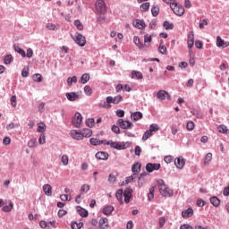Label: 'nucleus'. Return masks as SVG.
I'll return each mask as SVG.
<instances>
[{"label": "nucleus", "instance_id": "nucleus-1", "mask_svg": "<svg viewBox=\"0 0 229 229\" xmlns=\"http://www.w3.org/2000/svg\"><path fill=\"white\" fill-rule=\"evenodd\" d=\"M96 12L99 13L98 21L99 22H105V14L106 13V4L105 0H97L95 3Z\"/></svg>", "mask_w": 229, "mask_h": 229}, {"label": "nucleus", "instance_id": "nucleus-2", "mask_svg": "<svg viewBox=\"0 0 229 229\" xmlns=\"http://www.w3.org/2000/svg\"><path fill=\"white\" fill-rule=\"evenodd\" d=\"M157 185L161 196H163L164 198H173V190H171L169 187H167V185H165L164 180L157 181Z\"/></svg>", "mask_w": 229, "mask_h": 229}, {"label": "nucleus", "instance_id": "nucleus-3", "mask_svg": "<svg viewBox=\"0 0 229 229\" xmlns=\"http://www.w3.org/2000/svg\"><path fill=\"white\" fill-rule=\"evenodd\" d=\"M121 101H123V96L121 95H117L114 98L112 97H107L106 98V101L104 102V108H111V105L110 103H114V105H119V103H121Z\"/></svg>", "mask_w": 229, "mask_h": 229}, {"label": "nucleus", "instance_id": "nucleus-4", "mask_svg": "<svg viewBox=\"0 0 229 229\" xmlns=\"http://www.w3.org/2000/svg\"><path fill=\"white\" fill-rule=\"evenodd\" d=\"M170 8L173 10L174 13L179 17H182V15L185 13V8H183L182 5L179 4L178 3L173 2L170 4Z\"/></svg>", "mask_w": 229, "mask_h": 229}, {"label": "nucleus", "instance_id": "nucleus-5", "mask_svg": "<svg viewBox=\"0 0 229 229\" xmlns=\"http://www.w3.org/2000/svg\"><path fill=\"white\" fill-rule=\"evenodd\" d=\"M72 38L81 47H84L85 44H87V39L79 32H76L74 37L72 36Z\"/></svg>", "mask_w": 229, "mask_h": 229}, {"label": "nucleus", "instance_id": "nucleus-6", "mask_svg": "<svg viewBox=\"0 0 229 229\" xmlns=\"http://www.w3.org/2000/svg\"><path fill=\"white\" fill-rule=\"evenodd\" d=\"M83 121V117L81 116V114L76 113L74 117L72 120V123L75 128H80L81 126V123Z\"/></svg>", "mask_w": 229, "mask_h": 229}, {"label": "nucleus", "instance_id": "nucleus-7", "mask_svg": "<svg viewBox=\"0 0 229 229\" xmlns=\"http://www.w3.org/2000/svg\"><path fill=\"white\" fill-rule=\"evenodd\" d=\"M118 126L122 128V130H129L130 128H133V123L131 122L124 121L123 119H119L117 121Z\"/></svg>", "mask_w": 229, "mask_h": 229}, {"label": "nucleus", "instance_id": "nucleus-8", "mask_svg": "<svg viewBox=\"0 0 229 229\" xmlns=\"http://www.w3.org/2000/svg\"><path fill=\"white\" fill-rule=\"evenodd\" d=\"M157 99H160L161 101H164L165 99H168L169 101H171V95H169V92L161 89L157 93Z\"/></svg>", "mask_w": 229, "mask_h": 229}, {"label": "nucleus", "instance_id": "nucleus-9", "mask_svg": "<svg viewBox=\"0 0 229 229\" xmlns=\"http://www.w3.org/2000/svg\"><path fill=\"white\" fill-rule=\"evenodd\" d=\"M148 173H153V171H158L160 169V164L157 163H148L146 165Z\"/></svg>", "mask_w": 229, "mask_h": 229}, {"label": "nucleus", "instance_id": "nucleus-10", "mask_svg": "<svg viewBox=\"0 0 229 229\" xmlns=\"http://www.w3.org/2000/svg\"><path fill=\"white\" fill-rule=\"evenodd\" d=\"M174 165H176L177 169H183L185 166V159L183 157H179L174 160Z\"/></svg>", "mask_w": 229, "mask_h": 229}, {"label": "nucleus", "instance_id": "nucleus-11", "mask_svg": "<svg viewBox=\"0 0 229 229\" xmlns=\"http://www.w3.org/2000/svg\"><path fill=\"white\" fill-rule=\"evenodd\" d=\"M71 137L75 140H82L83 135L81 131H78L76 130H72L70 132Z\"/></svg>", "mask_w": 229, "mask_h": 229}, {"label": "nucleus", "instance_id": "nucleus-12", "mask_svg": "<svg viewBox=\"0 0 229 229\" xmlns=\"http://www.w3.org/2000/svg\"><path fill=\"white\" fill-rule=\"evenodd\" d=\"M131 194H133V190L131 188H127L123 192V198L125 203H130V199L131 198Z\"/></svg>", "mask_w": 229, "mask_h": 229}, {"label": "nucleus", "instance_id": "nucleus-13", "mask_svg": "<svg viewBox=\"0 0 229 229\" xmlns=\"http://www.w3.org/2000/svg\"><path fill=\"white\" fill-rule=\"evenodd\" d=\"M216 46L217 47H228L229 46V42L228 41H225L223 38H221V37L217 36L216 37Z\"/></svg>", "mask_w": 229, "mask_h": 229}, {"label": "nucleus", "instance_id": "nucleus-14", "mask_svg": "<svg viewBox=\"0 0 229 229\" xmlns=\"http://www.w3.org/2000/svg\"><path fill=\"white\" fill-rule=\"evenodd\" d=\"M105 144H106V146H111L114 149H123V145H121L117 141H114V140L105 141Z\"/></svg>", "mask_w": 229, "mask_h": 229}, {"label": "nucleus", "instance_id": "nucleus-15", "mask_svg": "<svg viewBox=\"0 0 229 229\" xmlns=\"http://www.w3.org/2000/svg\"><path fill=\"white\" fill-rule=\"evenodd\" d=\"M151 42H153V37L149 36L148 34H146L144 36V49H146V47H149V46H151Z\"/></svg>", "mask_w": 229, "mask_h": 229}, {"label": "nucleus", "instance_id": "nucleus-16", "mask_svg": "<svg viewBox=\"0 0 229 229\" xmlns=\"http://www.w3.org/2000/svg\"><path fill=\"white\" fill-rule=\"evenodd\" d=\"M133 27L138 28V30H144L146 28V22L143 20H136L133 21Z\"/></svg>", "mask_w": 229, "mask_h": 229}, {"label": "nucleus", "instance_id": "nucleus-17", "mask_svg": "<svg viewBox=\"0 0 229 229\" xmlns=\"http://www.w3.org/2000/svg\"><path fill=\"white\" fill-rule=\"evenodd\" d=\"M108 153L103 151L98 152L96 154V158H98V160H108Z\"/></svg>", "mask_w": 229, "mask_h": 229}, {"label": "nucleus", "instance_id": "nucleus-18", "mask_svg": "<svg viewBox=\"0 0 229 229\" xmlns=\"http://www.w3.org/2000/svg\"><path fill=\"white\" fill-rule=\"evenodd\" d=\"M43 191L46 196H53V188L49 184L43 185Z\"/></svg>", "mask_w": 229, "mask_h": 229}, {"label": "nucleus", "instance_id": "nucleus-19", "mask_svg": "<svg viewBox=\"0 0 229 229\" xmlns=\"http://www.w3.org/2000/svg\"><path fill=\"white\" fill-rule=\"evenodd\" d=\"M68 101H76L80 96L76 94L75 92H70L65 94Z\"/></svg>", "mask_w": 229, "mask_h": 229}, {"label": "nucleus", "instance_id": "nucleus-20", "mask_svg": "<svg viewBox=\"0 0 229 229\" xmlns=\"http://www.w3.org/2000/svg\"><path fill=\"white\" fill-rule=\"evenodd\" d=\"M133 43L135 44V46H137V47H139V49H144V43L140 41V38H139V37H133Z\"/></svg>", "mask_w": 229, "mask_h": 229}, {"label": "nucleus", "instance_id": "nucleus-21", "mask_svg": "<svg viewBox=\"0 0 229 229\" xmlns=\"http://www.w3.org/2000/svg\"><path fill=\"white\" fill-rule=\"evenodd\" d=\"M131 78L133 80V78H136V80H143L144 75H142V72L138 71H132Z\"/></svg>", "mask_w": 229, "mask_h": 229}, {"label": "nucleus", "instance_id": "nucleus-22", "mask_svg": "<svg viewBox=\"0 0 229 229\" xmlns=\"http://www.w3.org/2000/svg\"><path fill=\"white\" fill-rule=\"evenodd\" d=\"M143 115L141 112H134L131 113V118L133 119L135 122L140 121L142 119Z\"/></svg>", "mask_w": 229, "mask_h": 229}, {"label": "nucleus", "instance_id": "nucleus-23", "mask_svg": "<svg viewBox=\"0 0 229 229\" xmlns=\"http://www.w3.org/2000/svg\"><path fill=\"white\" fill-rule=\"evenodd\" d=\"M193 214L194 210H192V208H188L182 212V217H192Z\"/></svg>", "mask_w": 229, "mask_h": 229}, {"label": "nucleus", "instance_id": "nucleus-24", "mask_svg": "<svg viewBox=\"0 0 229 229\" xmlns=\"http://www.w3.org/2000/svg\"><path fill=\"white\" fill-rule=\"evenodd\" d=\"M112 212H114V206H106L103 208V214H105V216H110Z\"/></svg>", "mask_w": 229, "mask_h": 229}, {"label": "nucleus", "instance_id": "nucleus-25", "mask_svg": "<svg viewBox=\"0 0 229 229\" xmlns=\"http://www.w3.org/2000/svg\"><path fill=\"white\" fill-rule=\"evenodd\" d=\"M98 225H99L100 228H107L108 227V218H106V217L100 218Z\"/></svg>", "mask_w": 229, "mask_h": 229}, {"label": "nucleus", "instance_id": "nucleus-26", "mask_svg": "<svg viewBox=\"0 0 229 229\" xmlns=\"http://www.w3.org/2000/svg\"><path fill=\"white\" fill-rule=\"evenodd\" d=\"M13 47H14V51L16 53L21 55V56H22V58H26V52L24 51V49L21 48L19 46H14Z\"/></svg>", "mask_w": 229, "mask_h": 229}, {"label": "nucleus", "instance_id": "nucleus-27", "mask_svg": "<svg viewBox=\"0 0 229 229\" xmlns=\"http://www.w3.org/2000/svg\"><path fill=\"white\" fill-rule=\"evenodd\" d=\"M210 203L213 207H219V205H221V200L217 199V197H211Z\"/></svg>", "mask_w": 229, "mask_h": 229}, {"label": "nucleus", "instance_id": "nucleus-28", "mask_svg": "<svg viewBox=\"0 0 229 229\" xmlns=\"http://www.w3.org/2000/svg\"><path fill=\"white\" fill-rule=\"evenodd\" d=\"M89 142L92 146H100V144H105L106 141H103V140H99L96 138H91L89 140Z\"/></svg>", "mask_w": 229, "mask_h": 229}, {"label": "nucleus", "instance_id": "nucleus-29", "mask_svg": "<svg viewBox=\"0 0 229 229\" xmlns=\"http://www.w3.org/2000/svg\"><path fill=\"white\" fill-rule=\"evenodd\" d=\"M131 171H132L133 174H139V173L140 171V164L136 163V164L132 165Z\"/></svg>", "mask_w": 229, "mask_h": 229}, {"label": "nucleus", "instance_id": "nucleus-30", "mask_svg": "<svg viewBox=\"0 0 229 229\" xmlns=\"http://www.w3.org/2000/svg\"><path fill=\"white\" fill-rule=\"evenodd\" d=\"M77 210L81 217H87L89 216V211H87L85 208H82L81 207H78Z\"/></svg>", "mask_w": 229, "mask_h": 229}, {"label": "nucleus", "instance_id": "nucleus-31", "mask_svg": "<svg viewBox=\"0 0 229 229\" xmlns=\"http://www.w3.org/2000/svg\"><path fill=\"white\" fill-rule=\"evenodd\" d=\"M78 82V77L73 76V77H69L67 79V85L68 87H72V83H77Z\"/></svg>", "mask_w": 229, "mask_h": 229}, {"label": "nucleus", "instance_id": "nucleus-32", "mask_svg": "<svg viewBox=\"0 0 229 229\" xmlns=\"http://www.w3.org/2000/svg\"><path fill=\"white\" fill-rule=\"evenodd\" d=\"M123 190H117L116 193H115V197H116V199H118V201L123 204Z\"/></svg>", "mask_w": 229, "mask_h": 229}, {"label": "nucleus", "instance_id": "nucleus-33", "mask_svg": "<svg viewBox=\"0 0 229 229\" xmlns=\"http://www.w3.org/2000/svg\"><path fill=\"white\" fill-rule=\"evenodd\" d=\"M81 133H82V139L84 137H86V138L92 137V130H90V129H84L81 131Z\"/></svg>", "mask_w": 229, "mask_h": 229}, {"label": "nucleus", "instance_id": "nucleus-34", "mask_svg": "<svg viewBox=\"0 0 229 229\" xmlns=\"http://www.w3.org/2000/svg\"><path fill=\"white\" fill-rule=\"evenodd\" d=\"M13 208V202L10 201L8 206H4L2 208L3 212H12Z\"/></svg>", "mask_w": 229, "mask_h": 229}, {"label": "nucleus", "instance_id": "nucleus-35", "mask_svg": "<svg viewBox=\"0 0 229 229\" xmlns=\"http://www.w3.org/2000/svg\"><path fill=\"white\" fill-rule=\"evenodd\" d=\"M89 80H90V75H89V73H84L81 78V83L85 85V83H87Z\"/></svg>", "mask_w": 229, "mask_h": 229}, {"label": "nucleus", "instance_id": "nucleus-36", "mask_svg": "<svg viewBox=\"0 0 229 229\" xmlns=\"http://www.w3.org/2000/svg\"><path fill=\"white\" fill-rule=\"evenodd\" d=\"M158 51H159V53H161V55H167V47H165V46H164L163 42L160 43Z\"/></svg>", "mask_w": 229, "mask_h": 229}, {"label": "nucleus", "instance_id": "nucleus-37", "mask_svg": "<svg viewBox=\"0 0 229 229\" xmlns=\"http://www.w3.org/2000/svg\"><path fill=\"white\" fill-rule=\"evenodd\" d=\"M37 131H38L39 133H44V131H46V123H38Z\"/></svg>", "mask_w": 229, "mask_h": 229}, {"label": "nucleus", "instance_id": "nucleus-38", "mask_svg": "<svg viewBox=\"0 0 229 229\" xmlns=\"http://www.w3.org/2000/svg\"><path fill=\"white\" fill-rule=\"evenodd\" d=\"M155 187L156 186H152L150 189H149V193L148 194V200L151 201L152 199H154L155 198Z\"/></svg>", "mask_w": 229, "mask_h": 229}, {"label": "nucleus", "instance_id": "nucleus-39", "mask_svg": "<svg viewBox=\"0 0 229 229\" xmlns=\"http://www.w3.org/2000/svg\"><path fill=\"white\" fill-rule=\"evenodd\" d=\"M153 17H157L160 13V8L157 5H154L151 9Z\"/></svg>", "mask_w": 229, "mask_h": 229}, {"label": "nucleus", "instance_id": "nucleus-40", "mask_svg": "<svg viewBox=\"0 0 229 229\" xmlns=\"http://www.w3.org/2000/svg\"><path fill=\"white\" fill-rule=\"evenodd\" d=\"M90 191V185L89 184H84L81 186V194H85L87 193L88 191Z\"/></svg>", "mask_w": 229, "mask_h": 229}, {"label": "nucleus", "instance_id": "nucleus-41", "mask_svg": "<svg viewBox=\"0 0 229 229\" xmlns=\"http://www.w3.org/2000/svg\"><path fill=\"white\" fill-rule=\"evenodd\" d=\"M217 131H219V133H228V127H226L225 125H219L217 127Z\"/></svg>", "mask_w": 229, "mask_h": 229}, {"label": "nucleus", "instance_id": "nucleus-42", "mask_svg": "<svg viewBox=\"0 0 229 229\" xmlns=\"http://www.w3.org/2000/svg\"><path fill=\"white\" fill-rule=\"evenodd\" d=\"M61 162H62L63 165H69V156L63 155L61 157Z\"/></svg>", "mask_w": 229, "mask_h": 229}, {"label": "nucleus", "instance_id": "nucleus-43", "mask_svg": "<svg viewBox=\"0 0 229 229\" xmlns=\"http://www.w3.org/2000/svg\"><path fill=\"white\" fill-rule=\"evenodd\" d=\"M74 26L79 30L80 31H83V24L80 20H75L74 21Z\"/></svg>", "mask_w": 229, "mask_h": 229}, {"label": "nucleus", "instance_id": "nucleus-44", "mask_svg": "<svg viewBox=\"0 0 229 229\" xmlns=\"http://www.w3.org/2000/svg\"><path fill=\"white\" fill-rule=\"evenodd\" d=\"M153 135V132L151 131H146L145 133L142 136V140H148L149 137Z\"/></svg>", "mask_w": 229, "mask_h": 229}, {"label": "nucleus", "instance_id": "nucleus-45", "mask_svg": "<svg viewBox=\"0 0 229 229\" xmlns=\"http://www.w3.org/2000/svg\"><path fill=\"white\" fill-rule=\"evenodd\" d=\"M13 60V57L12 56V55H8L4 57V62L6 65H10V64H12V61Z\"/></svg>", "mask_w": 229, "mask_h": 229}, {"label": "nucleus", "instance_id": "nucleus-46", "mask_svg": "<svg viewBox=\"0 0 229 229\" xmlns=\"http://www.w3.org/2000/svg\"><path fill=\"white\" fill-rule=\"evenodd\" d=\"M32 80L34 81H37L38 83H40V81H42V75L39 73H36L32 76Z\"/></svg>", "mask_w": 229, "mask_h": 229}, {"label": "nucleus", "instance_id": "nucleus-47", "mask_svg": "<svg viewBox=\"0 0 229 229\" xmlns=\"http://www.w3.org/2000/svg\"><path fill=\"white\" fill-rule=\"evenodd\" d=\"M86 124L87 126H89V128H93L94 124H96V122L94 118H89L88 120H86Z\"/></svg>", "mask_w": 229, "mask_h": 229}, {"label": "nucleus", "instance_id": "nucleus-48", "mask_svg": "<svg viewBox=\"0 0 229 229\" xmlns=\"http://www.w3.org/2000/svg\"><path fill=\"white\" fill-rule=\"evenodd\" d=\"M140 8L141 12H148V10H149V3L147 2L142 4Z\"/></svg>", "mask_w": 229, "mask_h": 229}, {"label": "nucleus", "instance_id": "nucleus-49", "mask_svg": "<svg viewBox=\"0 0 229 229\" xmlns=\"http://www.w3.org/2000/svg\"><path fill=\"white\" fill-rule=\"evenodd\" d=\"M211 161H212V153L209 152L206 155V157L204 160L205 165H207V164H208V162H211Z\"/></svg>", "mask_w": 229, "mask_h": 229}, {"label": "nucleus", "instance_id": "nucleus-50", "mask_svg": "<svg viewBox=\"0 0 229 229\" xmlns=\"http://www.w3.org/2000/svg\"><path fill=\"white\" fill-rule=\"evenodd\" d=\"M163 26L165 28V30H173L174 28V25L169 21H165Z\"/></svg>", "mask_w": 229, "mask_h": 229}, {"label": "nucleus", "instance_id": "nucleus-51", "mask_svg": "<svg viewBox=\"0 0 229 229\" xmlns=\"http://www.w3.org/2000/svg\"><path fill=\"white\" fill-rule=\"evenodd\" d=\"M159 128H158V124L157 123H152L150 126H149V131H151L153 133V131H158Z\"/></svg>", "mask_w": 229, "mask_h": 229}, {"label": "nucleus", "instance_id": "nucleus-52", "mask_svg": "<svg viewBox=\"0 0 229 229\" xmlns=\"http://www.w3.org/2000/svg\"><path fill=\"white\" fill-rule=\"evenodd\" d=\"M186 128H187L188 131H192V130H194V122H192V121L188 122Z\"/></svg>", "mask_w": 229, "mask_h": 229}, {"label": "nucleus", "instance_id": "nucleus-53", "mask_svg": "<svg viewBox=\"0 0 229 229\" xmlns=\"http://www.w3.org/2000/svg\"><path fill=\"white\" fill-rule=\"evenodd\" d=\"M83 226V224L82 223H72V229H81V227Z\"/></svg>", "mask_w": 229, "mask_h": 229}, {"label": "nucleus", "instance_id": "nucleus-54", "mask_svg": "<svg viewBox=\"0 0 229 229\" xmlns=\"http://www.w3.org/2000/svg\"><path fill=\"white\" fill-rule=\"evenodd\" d=\"M84 92L87 96H92V89L89 86L84 87Z\"/></svg>", "mask_w": 229, "mask_h": 229}, {"label": "nucleus", "instance_id": "nucleus-55", "mask_svg": "<svg viewBox=\"0 0 229 229\" xmlns=\"http://www.w3.org/2000/svg\"><path fill=\"white\" fill-rule=\"evenodd\" d=\"M174 160V157L173 156H166L164 158V161L165 162V164H171V162H173Z\"/></svg>", "mask_w": 229, "mask_h": 229}, {"label": "nucleus", "instance_id": "nucleus-56", "mask_svg": "<svg viewBox=\"0 0 229 229\" xmlns=\"http://www.w3.org/2000/svg\"><path fill=\"white\" fill-rule=\"evenodd\" d=\"M28 146L30 148H35L37 146V140L36 139H32V140H29Z\"/></svg>", "mask_w": 229, "mask_h": 229}, {"label": "nucleus", "instance_id": "nucleus-57", "mask_svg": "<svg viewBox=\"0 0 229 229\" xmlns=\"http://www.w3.org/2000/svg\"><path fill=\"white\" fill-rule=\"evenodd\" d=\"M11 142H12V139H10V137H5L3 140L4 146H10Z\"/></svg>", "mask_w": 229, "mask_h": 229}, {"label": "nucleus", "instance_id": "nucleus-58", "mask_svg": "<svg viewBox=\"0 0 229 229\" xmlns=\"http://www.w3.org/2000/svg\"><path fill=\"white\" fill-rule=\"evenodd\" d=\"M208 25V21H207V20H202L199 24V28L200 30H203L205 28V26Z\"/></svg>", "mask_w": 229, "mask_h": 229}, {"label": "nucleus", "instance_id": "nucleus-59", "mask_svg": "<svg viewBox=\"0 0 229 229\" xmlns=\"http://www.w3.org/2000/svg\"><path fill=\"white\" fill-rule=\"evenodd\" d=\"M10 101H11L12 106H17V97L16 96H12Z\"/></svg>", "mask_w": 229, "mask_h": 229}, {"label": "nucleus", "instance_id": "nucleus-60", "mask_svg": "<svg viewBox=\"0 0 229 229\" xmlns=\"http://www.w3.org/2000/svg\"><path fill=\"white\" fill-rule=\"evenodd\" d=\"M159 227L163 228L164 225H165V217L161 216L158 219Z\"/></svg>", "mask_w": 229, "mask_h": 229}, {"label": "nucleus", "instance_id": "nucleus-61", "mask_svg": "<svg viewBox=\"0 0 229 229\" xmlns=\"http://www.w3.org/2000/svg\"><path fill=\"white\" fill-rule=\"evenodd\" d=\"M33 56V49L28 48L27 54H25L26 58H31Z\"/></svg>", "mask_w": 229, "mask_h": 229}, {"label": "nucleus", "instance_id": "nucleus-62", "mask_svg": "<svg viewBox=\"0 0 229 229\" xmlns=\"http://www.w3.org/2000/svg\"><path fill=\"white\" fill-rule=\"evenodd\" d=\"M38 142H39V144H46V135L40 134Z\"/></svg>", "mask_w": 229, "mask_h": 229}, {"label": "nucleus", "instance_id": "nucleus-63", "mask_svg": "<svg viewBox=\"0 0 229 229\" xmlns=\"http://www.w3.org/2000/svg\"><path fill=\"white\" fill-rule=\"evenodd\" d=\"M39 226H41V228H49V224H47L46 221H40Z\"/></svg>", "mask_w": 229, "mask_h": 229}, {"label": "nucleus", "instance_id": "nucleus-64", "mask_svg": "<svg viewBox=\"0 0 229 229\" xmlns=\"http://www.w3.org/2000/svg\"><path fill=\"white\" fill-rule=\"evenodd\" d=\"M188 40L194 41V31H190L188 33Z\"/></svg>", "mask_w": 229, "mask_h": 229}]
</instances>
